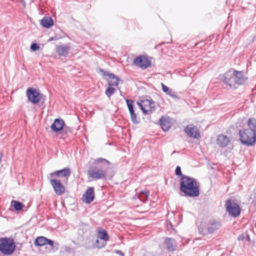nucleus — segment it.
<instances>
[{"instance_id":"4","label":"nucleus","mask_w":256,"mask_h":256,"mask_svg":"<svg viewBox=\"0 0 256 256\" xmlns=\"http://www.w3.org/2000/svg\"><path fill=\"white\" fill-rule=\"evenodd\" d=\"M16 246L12 239L2 238L0 240V251L4 254L10 255L15 250Z\"/></svg>"},{"instance_id":"31","label":"nucleus","mask_w":256,"mask_h":256,"mask_svg":"<svg viewBox=\"0 0 256 256\" xmlns=\"http://www.w3.org/2000/svg\"><path fill=\"white\" fill-rule=\"evenodd\" d=\"M94 245L98 248H102L106 246V243L104 242H100L99 240L97 239L95 242Z\"/></svg>"},{"instance_id":"5","label":"nucleus","mask_w":256,"mask_h":256,"mask_svg":"<svg viewBox=\"0 0 256 256\" xmlns=\"http://www.w3.org/2000/svg\"><path fill=\"white\" fill-rule=\"evenodd\" d=\"M256 141V132L247 128L241 134V143L248 146L253 145Z\"/></svg>"},{"instance_id":"26","label":"nucleus","mask_w":256,"mask_h":256,"mask_svg":"<svg viewBox=\"0 0 256 256\" xmlns=\"http://www.w3.org/2000/svg\"><path fill=\"white\" fill-rule=\"evenodd\" d=\"M161 84L162 86V90L164 92L172 97H174L176 96L172 90H170L168 87L164 85L163 83H162Z\"/></svg>"},{"instance_id":"29","label":"nucleus","mask_w":256,"mask_h":256,"mask_svg":"<svg viewBox=\"0 0 256 256\" xmlns=\"http://www.w3.org/2000/svg\"><path fill=\"white\" fill-rule=\"evenodd\" d=\"M89 230V226L86 224H82L81 226V228L78 230V233L80 234H84V232H86L88 230Z\"/></svg>"},{"instance_id":"39","label":"nucleus","mask_w":256,"mask_h":256,"mask_svg":"<svg viewBox=\"0 0 256 256\" xmlns=\"http://www.w3.org/2000/svg\"><path fill=\"white\" fill-rule=\"evenodd\" d=\"M238 240H240V236H238Z\"/></svg>"},{"instance_id":"38","label":"nucleus","mask_w":256,"mask_h":256,"mask_svg":"<svg viewBox=\"0 0 256 256\" xmlns=\"http://www.w3.org/2000/svg\"><path fill=\"white\" fill-rule=\"evenodd\" d=\"M244 236H241V239H244Z\"/></svg>"},{"instance_id":"37","label":"nucleus","mask_w":256,"mask_h":256,"mask_svg":"<svg viewBox=\"0 0 256 256\" xmlns=\"http://www.w3.org/2000/svg\"><path fill=\"white\" fill-rule=\"evenodd\" d=\"M65 250L67 252H69L70 250V248L68 247H66V248H65Z\"/></svg>"},{"instance_id":"41","label":"nucleus","mask_w":256,"mask_h":256,"mask_svg":"<svg viewBox=\"0 0 256 256\" xmlns=\"http://www.w3.org/2000/svg\"><path fill=\"white\" fill-rule=\"evenodd\" d=\"M255 228H256V224H255Z\"/></svg>"},{"instance_id":"6","label":"nucleus","mask_w":256,"mask_h":256,"mask_svg":"<svg viewBox=\"0 0 256 256\" xmlns=\"http://www.w3.org/2000/svg\"><path fill=\"white\" fill-rule=\"evenodd\" d=\"M34 244L40 246L48 244L54 252L58 250L59 246L58 243L54 244V242L52 240L48 239L44 236H39L34 241Z\"/></svg>"},{"instance_id":"22","label":"nucleus","mask_w":256,"mask_h":256,"mask_svg":"<svg viewBox=\"0 0 256 256\" xmlns=\"http://www.w3.org/2000/svg\"><path fill=\"white\" fill-rule=\"evenodd\" d=\"M97 236L98 238L102 240L105 243L109 240V236L107 232L102 228H100V230H98Z\"/></svg>"},{"instance_id":"18","label":"nucleus","mask_w":256,"mask_h":256,"mask_svg":"<svg viewBox=\"0 0 256 256\" xmlns=\"http://www.w3.org/2000/svg\"><path fill=\"white\" fill-rule=\"evenodd\" d=\"M64 126V122L62 119L56 118L52 124L50 128L54 132L61 130Z\"/></svg>"},{"instance_id":"19","label":"nucleus","mask_w":256,"mask_h":256,"mask_svg":"<svg viewBox=\"0 0 256 256\" xmlns=\"http://www.w3.org/2000/svg\"><path fill=\"white\" fill-rule=\"evenodd\" d=\"M230 142L229 138L223 134L219 135L216 139V144L222 148L226 146Z\"/></svg>"},{"instance_id":"15","label":"nucleus","mask_w":256,"mask_h":256,"mask_svg":"<svg viewBox=\"0 0 256 256\" xmlns=\"http://www.w3.org/2000/svg\"><path fill=\"white\" fill-rule=\"evenodd\" d=\"M205 226L208 232L212 234L219 228L220 226V224L218 221L210 220L206 224Z\"/></svg>"},{"instance_id":"3","label":"nucleus","mask_w":256,"mask_h":256,"mask_svg":"<svg viewBox=\"0 0 256 256\" xmlns=\"http://www.w3.org/2000/svg\"><path fill=\"white\" fill-rule=\"evenodd\" d=\"M240 72L230 69L223 75L220 76V80L232 89L235 90L240 85Z\"/></svg>"},{"instance_id":"32","label":"nucleus","mask_w":256,"mask_h":256,"mask_svg":"<svg viewBox=\"0 0 256 256\" xmlns=\"http://www.w3.org/2000/svg\"><path fill=\"white\" fill-rule=\"evenodd\" d=\"M30 48L33 51H35V50H39L40 46L37 44L34 43V44H32V45L30 46Z\"/></svg>"},{"instance_id":"2","label":"nucleus","mask_w":256,"mask_h":256,"mask_svg":"<svg viewBox=\"0 0 256 256\" xmlns=\"http://www.w3.org/2000/svg\"><path fill=\"white\" fill-rule=\"evenodd\" d=\"M199 183L193 178L182 176L180 180V189L186 196H198L200 194Z\"/></svg>"},{"instance_id":"17","label":"nucleus","mask_w":256,"mask_h":256,"mask_svg":"<svg viewBox=\"0 0 256 256\" xmlns=\"http://www.w3.org/2000/svg\"><path fill=\"white\" fill-rule=\"evenodd\" d=\"M185 132L190 138H198L200 134L197 128L193 125H189L184 129Z\"/></svg>"},{"instance_id":"14","label":"nucleus","mask_w":256,"mask_h":256,"mask_svg":"<svg viewBox=\"0 0 256 256\" xmlns=\"http://www.w3.org/2000/svg\"><path fill=\"white\" fill-rule=\"evenodd\" d=\"M126 102L130 111L132 122L134 124H138L139 120H138L136 114L134 112V101L132 100H126Z\"/></svg>"},{"instance_id":"11","label":"nucleus","mask_w":256,"mask_h":256,"mask_svg":"<svg viewBox=\"0 0 256 256\" xmlns=\"http://www.w3.org/2000/svg\"><path fill=\"white\" fill-rule=\"evenodd\" d=\"M134 64L139 68L146 69L150 66L151 62L146 56H140L136 58L134 60Z\"/></svg>"},{"instance_id":"40","label":"nucleus","mask_w":256,"mask_h":256,"mask_svg":"<svg viewBox=\"0 0 256 256\" xmlns=\"http://www.w3.org/2000/svg\"><path fill=\"white\" fill-rule=\"evenodd\" d=\"M238 134L240 135V130L238 131Z\"/></svg>"},{"instance_id":"10","label":"nucleus","mask_w":256,"mask_h":256,"mask_svg":"<svg viewBox=\"0 0 256 256\" xmlns=\"http://www.w3.org/2000/svg\"><path fill=\"white\" fill-rule=\"evenodd\" d=\"M51 186H52L55 193L58 195L60 196L63 194L65 192L64 186L61 183L60 181L54 178H48Z\"/></svg>"},{"instance_id":"16","label":"nucleus","mask_w":256,"mask_h":256,"mask_svg":"<svg viewBox=\"0 0 256 256\" xmlns=\"http://www.w3.org/2000/svg\"><path fill=\"white\" fill-rule=\"evenodd\" d=\"M94 198V188L93 187L88 188L82 196L84 202L86 204H90L92 202Z\"/></svg>"},{"instance_id":"25","label":"nucleus","mask_w":256,"mask_h":256,"mask_svg":"<svg viewBox=\"0 0 256 256\" xmlns=\"http://www.w3.org/2000/svg\"><path fill=\"white\" fill-rule=\"evenodd\" d=\"M247 124L248 127L247 129L256 132V120L250 118L247 122Z\"/></svg>"},{"instance_id":"30","label":"nucleus","mask_w":256,"mask_h":256,"mask_svg":"<svg viewBox=\"0 0 256 256\" xmlns=\"http://www.w3.org/2000/svg\"><path fill=\"white\" fill-rule=\"evenodd\" d=\"M116 89L110 86L106 91V94L108 96L110 97L112 94L114 93Z\"/></svg>"},{"instance_id":"35","label":"nucleus","mask_w":256,"mask_h":256,"mask_svg":"<svg viewBox=\"0 0 256 256\" xmlns=\"http://www.w3.org/2000/svg\"><path fill=\"white\" fill-rule=\"evenodd\" d=\"M114 252L116 254H118L121 256H124V253L120 250H115Z\"/></svg>"},{"instance_id":"12","label":"nucleus","mask_w":256,"mask_h":256,"mask_svg":"<svg viewBox=\"0 0 256 256\" xmlns=\"http://www.w3.org/2000/svg\"><path fill=\"white\" fill-rule=\"evenodd\" d=\"M70 174V170L68 168H66L62 170L56 171L49 174L48 178H64L67 180Z\"/></svg>"},{"instance_id":"23","label":"nucleus","mask_w":256,"mask_h":256,"mask_svg":"<svg viewBox=\"0 0 256 256\" xmlns=\"http://www.w3.org/2000/svg\"><path fill=\"white\" fill-rule=\"evenodd\" d=\"M165 243L169 251L171 252L176 250V244L174 240L170 238H166L165 240Z\"/></svg>"},{"instance_id":"24","label":"nucleus","mask_w":256,"mask_h":256,"mask_svg":"<svg viewBox=\"0 0 256 256\" xmlns=\"http://www.w3.org/2000/svg\"><path fill=\"white\" fill-rule=\"evenodd\" d=\"M40 24L44 28H48L54 25V22L50 17H44L40 22Z\"/></svg>"},{"instance_id":"20","label":"nucleus","mask_w":256,"mask_h":256,"mask_svg":"<svg viewBox=\"0 0 256 256\" xmlns=\"http://www.w3.org/2000/svg\"><path fill=\"white\" fill-rule=\"evenodd\" d=\"M160 121L162 130L165 132L168 130L172 126L170 118H169L162 117Z\"/></svg>"},{"instance_id":"21","label":"nucleus","mask_w":256,"mask_h":256,"mask_svg":"<svg viewBox=\"0 0 256 256\" xmlns=\"http://www.w3.org/2000/svg\"><path fill=\"white\" fill-rule=\"evenodd\" d=\"M70 50V46L68 45H62L57 46L56 52L60 56H66Z\"/></svg>"},{"instance_id":"27","label":"nucleus","mask_w":256,"mask_h":256,"mask_svg":"<svg viewBox=\"0 0 256 256\" xmlns=\"http://www.w3.org/2000/svg\"><path fill=\"white\" fill-rule=\"evenodd\" d=\"M12 204L13 206L14 209L16 210H22L24 206L22 203L16 200H12Z\"/></svg>"},{"instance_id":"33","label":"nucleus","mask_w":256,"mask_h":256,"mask_svg":"<svg viewBox=\"0 0 256 256\" xmlns=\"http://www.w3.org/2000/svg\"><path fill=\"white\" fill-rule=\"evenodd\" d=\"M176 174L177 176H180L181 178L184 176L181 172V168L179 166H177L176 168Z\"/></svg>"},{"instance_id":"34","label":"nucleus","mask_w":256,"mask_h":256,"mask_svg":"<svg viewBox=\"0 0 256 256\" xmlns=\"http://www.w3.org/2000/svg\"><path fill=\"white\" fill-rule=\"evenodd\" d=\"M202 225L198 227V231L200 233L204 234V229L202 228Z\"/></svg>"},{"instance_id":"9","label":"nucleus","mask_w":256,"mask_h":256,"mask_svg":"<svg viewBox=\"0 0 256 256\" xmlns=\"http://www.w3.org/2000/svg\"><path fill=\"white\" fill-rule=\"evenodd\" d=\"M226 209L229 214L234 217L238 216L240 213L239 206L232 200H227L226 202Z\"/></svg>"},{"instance_id":"1","label":"nucleus","mask_w":256,"mask_h":256,"mask_svg":"<svg viewBox=\"0 0 256 256\" xmlns=\"http://www.w3.org/2000/svg\"><path fill=\"white\" fill-rule=\"evenodd\" d=\"M94 166L90 167L88 171L89 177L94 180L104 179L106 175V170L104 166L110 164L108 160L103 158H98L93 162Z\"/></svg>"},{"instance_id":"7","label":"nucleus","mask_w":256,"mask_h":256,"mask_svg":"<svg viewBox=\"0 0 256 256\" xmlns=\"http://www.w3.org/2000/svg\"><path fill=\"white\" fill-rule=\"evenodd\" d=\"M137 104L146 115L152 112V109L154 108V103L149 100H142L140 102H138Z\"/></svg>"},{"instance_id":"28","label":"nucleus","mask_w":256,"mask_h":256,"mask_svg":"<svg viewBox=\"0 0 256 256\" xmlns=\"http://www.w3.org/2000/svg\"><path fill=\"white\" fill-rule=\"evenodd\" d=\"M149 192L147 190L142 191L139 195V198L142 202H145L148 200Z\"/></svg>"},{"instance_id":"36","label":"nucleus","mask_w":256,"mask_h":256,"mask_svg":"<svg viewBox=\"0 0 256 256\" xmlns=\"http://www.w3.org/2000/svg\"><path fill=\"white\" fill-rule=\"evenodd\" d=\"M247 78H246L242 76L241 75V80H240V81H241V84H242V82H244L246 80Z\"/></svg>"},{"instance_id":"8","label":"nucleus","mask_w":256,"mask_h":256,"mask_svg":"<svg viewBox=\"0 0 256 256\" xmlns=\"http://www.w3.org/2000/svg\"><path fill=\"white\" fill-rule=\"evenodd\" d=\"M26 95L28 100L34 104L39 103L42 98L41 94L33 88H29L27 89Z\"/></svg>"},{"instance_id":"13","label":"nucleus","mask_w":256,"mask_h":256,"mask_svg":"<svg viewBox=\"0 0 256 256\" xmlns=\"http://www.w3.org/2000/svg\"><path fill=\"white\" fill-rule=\"evenodd\" d=\"M100 72L102 76H108L110 79L108 82L110 86H117L118 85V82L120 81V79L112 73L108 72L102 68L100 69Z\"/></svg>"}]
</instances>
